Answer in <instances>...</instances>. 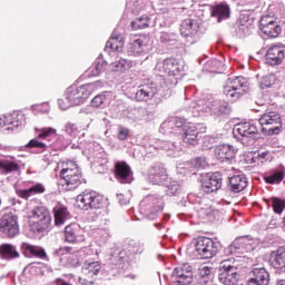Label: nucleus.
<instances>
[{
	"label": "nucleus",
	"mask_w": 285,
	"mask_h": 285,
	"mask_svg": "<svg viewBox=\"0 0 285 285\" xmlns=\"http://www.w3.org/2000/svg\"><path fill=\"white\" fill-rule=\"evenodd\" d=\"M180 35L189 46L199 41V22L193 19H185L180 24Z\"/></svg>",
	"instance_id": "nucleus-15"
},
{
	"label": "nucleus",
	"mask_w": 285,
	"mask_h": 285,
	"mask_svg": "<svg viewBox=\"0 0 285 285\" xmlns=\"http://www.w3.org/2000/svg\"><path fill=\"white\" fill-rule=\"evenodd\" d=\"M236 155H237V148H235L229 144L218 145L215 148V157L218 161H222V163L235 161Z\"/></svg>",
	"instance_id": "nucleus-25"
},
{
	"label": "nucleus",
	"mask_w": 285,
	"mask_h": 285,
	"mask_svg": "<svg viewBox=\"0 0 285 285\" xmlns=\"http://www.w3.org/2000/svg\"><path fill=\"white\" fill-rule=\"evenodd\" d=\"M266 157H268V151H252L250 164H257L259 166V164L266 161Z\"/></svg>",
	"instance_id": "nucleus-58"
},
{
	"label": "nucleus",
	"mask_w": 285,
	"mask_h": 285,
	"mask_svg": "<svg viewBox=\"0 0 285 285\" xmlns=\"http://www.w3.org/2000/svg\"><path fill=\"white\" fill-rule=\"evenodd\" d=\"M265 57L268 66H282L285 59V46L282 43L272 45L267 49Z\"/></svg>",
	"instance_id": "nucleus-22"
},
{
	"label": "nucleus",
	"mask_w": 285,
	"mask_h": 285,
	"mask_svg": "<svg viewBox=\"0 0 285 285\" xmlns=\"http://www.w3.org/2000/svg\"><path fill=\"white\" fill-rule=\"evenodd\" d=\"M76 203L80 210H101L106 206L104 196L92 189H86L77 196Z\"/></svg>",
	"instance_id": "nucleus-8"
},
{
	"label": "nucleus",
	"mask_w": 285,
	"mask_h": 285,
	"mask_svg": "<svg viewBox=\"0 0 285 285\" xmlns=\"http://www.w3.org/2000/svg\"><path fill=\"white\" fill-rule=\"evenodd\" d=\"M248 186V178L244 175H237L229 178V190L232 193H242Z\"/></svg>",
	"instance_id": "nucleus-38"
},
{
	"label": "nucleus",
	"mask_w": 285,
	"mask_h": 285,
	"mask_svg": "<svg viewBox=\"0 0 285 285\" xmlns=\"http://www.w3.org/2000/svg\"><path fill=\"white\" fill-rule=\"evenodd\" d=\"M284 176H285L284 169H276L265 174L264 179L266 184H272V185L282 184V181L284 180Z\"/></svg>",
	"instance_id": "nucleus-47"
},
{
	"label": "nucleus",
	"mask_w": 285,
	"mask_h": 285,
	"mask_svg": "<svg viewBox=\"0 0 285 285\" xmlns=\"http://www.w3.org/2000/svg\"><path fill=\"white\" fill-rule=\"evenodd\" d=\"M83 236H81V227L77 223H72L65 228V242L67 244H77L81 242Z\"/></svg>",
	"instance_id": "nucleus-32"
},
{
	"label": "nucleus",
	"mask_w": 285,
	"mask_h": 285,
	"mask_svg": "<svg viewBox=\"0 0 285 285\" xmlns=\"http://www.w3.org/2000/svg\"><path fill=\"white\" fill-rule=\"evenodd\" d=\"M101 271V263L99 261L88 259L83 263L81 273L87 279H92L99 275Z\"/></svg>",
	"instance_id": "nucleus-36"
},
{
	"label": "nucleus",
	"mask_w": 285,
	"mask_h": 285,
	"mask_svg": "<svg viewBox=\"0 0 285 285\" xmlns=\"http://www.w3.org/2000/svg\"><path fill=\"white\" fill-rule=\"evenodd\" d=\"M32 185L27 189H18L17 195L21 199L28 200L29 197H35V195H43L46 193V185L42 183H31Z\"/></svg>",
	"instance_id": "nucleus-34"
},
{
	"label": "nucleus",
	"mask_w": 285,
	"mask_h": 285,
	"mask_svg": "<svg viewBox=\"0 0 285 285\" xmlns=\"http://www.w3.org/2000/svg\"><path fill=\"white\" fill-rule=\"evenodd\" d=\"M145 48L146 43H144V40L136 39L127 45V55L129 57H139V55H142Z\"/></svg>",
	"instance_id": "nucleus-43"
},
{
	"label": "nucleus",
	"mask_w": 285,
	"mask_h": 285,
	"mask_svg": "<svg viewBox=\"0 0 285 285\" xmlns=\"http://www.w3.org/2000/svg\"><path fill=\"white\" fill-rule=\"evenodd\" d=\"M19 257H21V253H19L17 246L10 243L0 245V259H3L4 262H12L14 259H19Z\"/></svg>",
	"instance_id": "nucleus-35"
},
{
	"label": "nucleus",
	"mask_w": 285,
	"mask_h": 285,
	"mask_svg": "<svg viewBox=\"0 0 285 285\" xmlns=\"http://www.w3.org/2000/svg\"><path fill=\"white\" fill-rule=\"evenodd\" d=\"M112 97V92L110 91H104L91 100L92 108H106V104L110 101V98Z\"/></svg>",
	"instance_id": "nucleus-45"
},
{
	"label": "nucleus",
	"mask_w": 285,
	"mask_h": 285,
	"mask_svg": "<svg viewBox=\"0 0 285 285\" xmlns=\"http://www.w3.org/2000/svg\"><path fill=\"white\" fill-rule=\"evenodd\" d=\"M81 184H86V179L81 174V168L75 163L67 165L60 170V183L65 190H76Z\"/></svg>",
	"instance_id": "nucleus-6"
},
{
	"label": "nucleus",
	"mask_w": 285,
	"mask_h": 285,
	"mask_svg": "<svg viewBox=\"0 0 285 285\" xmlns=\"http://www.w3.org/2000/svg\"><path fill=\"white\" fill-rule=\"evenodd\" d=\"M262 17L267 19H274V21H279V19H284L285 17L284 4L282 3L269 4L267 9V13Z\"/></svg>",
	"instance_id": "nucleus-39"
},
{
	"label": "nucleus",
	"mask_w": 285,
	"mask_h": 285,
	"mask_svg": "<svg viewBox=\"0 0 285 285\" xmlns=\"http://www.w3.org/2000/svg\"><path fill=\"white\" fill-rule=\"evenodd\" d=\"M163 186H166V193L170 197H175V195H178L179 190H181L179 183L177 180H170V178L167 180V184Z\"/></svg>",
	"instance_id": "nucleus-57"
},
{
	"label": "nucleus",
	"mask_w": 285,
	"mask_h": 285,
	"mask_svg": "<svg viewBox=\"0 0 285 285\" xmlns=\"http://www.w3.org/2000/svg\"><path fill=\"white\" fill-rule=\"evenodd\" d=\"M171 282L176 285H193V282H195L193 266L188 263L178 265L171 273Z\"/></svg>",
	"instance_id": "nucleus-14"
},
{
	"label": "nucleus",
	"mask_w": 285,
	"mask_h": 285,
	"mask_svg": "<svg viewBox=\"0 0 285 285\" xmlns=\"http://www.w3.org/2000/svg\"><path fill=\"white\" fill-rule=\"evenodd\" d=\"M132 66V61L126 60L124 58H118L115 62H112V67L115 68L116 72H121L124 70H130Z\"/></svg>",
	"instance_id": "nucleus-56"
},
{
	"label": "nucleus",
	"mask_w": 285,
	"mask_h": 285,
	"mask_svg": "<svg viewBox=\"0 0 285 285\" xmlns=\"http://www.w3.org/2000/svg\"><path fill=\"white\" fill-rule=\"evenodd\" d=\"M218 279L224 285H235L239 282V273L237 267L228 264V261L223 262V266L219 269Z\"/></svg>",
	"instance_id": "nucleus-18"
},
{
	"label": "nucleus",
	"mask_w": 285,
	"mask_h": 285,
	"mask_svg": "<svg viewBox=\"0 0 285 285\" xmlns=\"http://www.w3.org/2000/svg\"><path fill=\"white\" fill-rule=\"evenodd\" d=\"M250 90V81L248 78L237 76L235 78H228L223 87V95L228 101H238L243 95H246Z\"/></svg>",
	"instance_id": "nucleus-5"
},
{
	"label": "nucleus",
	"mask_w": 285,
	"mask_h": 285,
	"mask_svg": "<svg viewBox=\"0 0 285 285\" xmlns=\"http://www.w3.org/2000/svg\"><path fill=\"white\" fill-rule=\"evenodd\" d=\"M68 253H72V247L65 246L53 250V257H62V255H68Z\"/></svg>",
	"instance_id": "nucleus-63"
},
{
	"label": "nucleus",
	"mask_w": 285,
	"mask_h": 285,
	"mask_svg": "<svg viewBox=\"0 0 285 285\" xmlns=\"http://www.w3.org/2000/svg\"><path fill=\"white\" fill-rule=\"evenodd\" d=\"M259 30L263 35L269 37V39H277L282 35V24L275 18L261 17Z\"/></svg>",
	"instance_id": "nucleus-19"
},
{
	"label": "nucleus",
	"mask_w": 285,
	"mask_h": 285,
	"mask_svg": "<svg viewBox=\"0 0 285 285\" xmlns=\"http://www.w3.org/2000/svg\"><path fill=\"white\" fill-rule=\"evenodd\" d=\"M250 247V235L236 237L230 245L224 248L225 255H244Z\"/></svg>",
	"instance_id": "nucleus-17"
},
{
	"label": "nucleus",
	"mask_w": 285,
	"mask_h": 285,
	"mask_svg": "<svg viewBox=\"0 0 285 285\" xmlns=\"http://www.w3.org/2000/svg\"><path fill=\"white\" fill-rule=\"evenodd\" d=\"M149 148H154V150H165V153H168L169 157H178L179 150H181L179 142L160 139L153 140Z\"/></svg>",
	"instance_id": "nucleus-24"
},
{
	"label": "nucleus",
	"mask_w": 285,
	"mask_h": 285,
	"mask_svg": "<svg viewBox=\"0 0 285 285\" xmlns=\"http://www.w3.org/2000/svg\"><path fill=\"white\" fill-rule=\"evenodd\" d=\"M3 126H11L8 127L9 130L19 131L26 126V115L21 111H13L11 115L0 118V128Z\"/></svg>",
	"instance_id": "nucleus-23"
},
{
	"label": "nucleus",
	"mask_w": 285,
	"mask_h": 285,
	"mask_svg": "<svg viewBox=\"0 0 285 285\" xmlns=\"http://www.w3.org/2000/svg\"><path fill=\"white\" fill-rule=\"evenodd\" d=\"M268 206H272L274 213L276 215H282L284 213L285 208V200L277 198V197H272L267 200Z\"/></svg>",
	"instance_id": "nucleus-52"
},
{
	"label": "nucleus",
	"mask_w": 285,
	"mask_h": 285,
	"mask_svg": "<svg viewBox=\"0 0 285 285\" xmlns=\"http://www.w3.org/2000/svg\"><path fill=\"white\" fill-rule=\"evenodd\" d=\"M140 215L146 219H157L164 210V197L159 194H150L142 198L139 205Z\"/></svg>",
	"instance_id": "nucleus-7"
},
{
	"label": "nucleus",
	"mask_w": 285,
	"mask_h": 285,
	"mask_svg": "<svg viewBox=\"0 0 285 285\" xmlns=\"http://www.w3.org/2000/svg\"><path fill=\"white\" fill-rule=\"evenodd\" d=\"M20 250L24 257H37L38 259H48V254L43 247L35 246L28 243H21Z\"/></svg>",
	"instance_id": "nucleus-30"
},
{
	"label": "nucleus",
	"mask_w": 285,
	"mask_h": 285,
	"mask_svg": "<svg viewBox=\"0 0 285 285\" xmlns=\"http://www.w3.org/2000/svg\"><path fill=\"white\" fill-rule=\"evenodd\" d=\"M160 77L168 75L169 77H179L184 72V62L175 58H166L163 62H158L155 67Z\"/></svg>",
	"instance_id": "nucleus-13"
},
{
	"label": "nucleus",
	"mask_w": 285,
	"mask_h": 285,
	"mask_svg": "<svg viewBox=\"0 0 285 285\" xmlns=\"http://www.w3.org/2000/svg\"><path fill=\"white\" fill-rule=\"evenodd\" d=\"M193 117H204V115H212L213 117H228L233 109L226 100L208 98L193 102L191 107Z\"/></svg>",
	"instance_id": "nucleus-1"
},
{
	"label": "nucleus",
	"mask_w": 285,
	"mask_h": 285,
	"mask_svg": "<svg viewBox=\"0 0 285 285\" xmlns=\"http://www.w3.org/2000/svg\"><path fill=\"white\" fill-rule=\"evenodd\" d=\"M159 132L163 135H178L177 129L175 128V125L173 124L171 118L165 120L159 128Z\"/></svg>",
	"instance_id": "nucleus-55"
},
{
	"label": "nucleus",
	"mask_w": 285,
	"mask_h": 285,
	"mask_svg": "<svg viewBox=\"0 0 285 285\" xmlns=\"http://www.w3.org/2000/svg\"><path fill=\"white\" fill-rule=\"evenodd\" d=\"M169 88L166 80L160 78L159 82H147L138 86L135 92L136 101H150V99H161L163 97H170Z\"/></svg>",
	"instance_id": "nucleus-3"
},
{
	"label": "nucleus",
	"mask_w": 285,
	"mask_h": 285,
	"mask_svg": "<svg viewBox=\"0 0 285 285\" xmlns=\"http://www.w3.org/2000/svg\"><path fill=\"white\" fill-rule=\"evenodd\" d=\"M148 26H150V18L148 16H141L131 22L132 30H144Z\"/></svg>",
	"instance_id": "nucleus-54"
},
{
	"label": "nucleus",
	"mask_w": 285,
	"mask_h": 285,
	"mask_svg": "<svg viewBox=\"0 0 285 285\" xmlns=\"http://www.w3.org/2000/svg\"><path fill=\"white\" fill-rule=\"evenodd\" d=\"M171 122L174 124V128H176V132H178L181 130V128H184V130H186V126H188V124H186V118H181V117H170Z\"/></svg>",
	"instance_id": "nucleus-61"
},
{
	"label": "nucleus",
	"mask_w": 285,
	"mask_h": 285,
	"mask_svg": "<svg viewBox=\"0 0 285 285\" xmlns=\"http://www.w3.org/2000/svg\"><path fill=\"white\" fill-rule=\"evenodd\" d=\"M159 41L163 46H166V48H173V46H177L179 36L175 32H161Z\"/></svg>",
	"instance_id": "nucleus-46"
},
{
	"label": "nucleus",
	"mask_w": 285,
	"mask_h": 285,
	"mask_svg": "<svg viewBox=\"0 0 285 285\" xmlns=\"http://www.w3.org/2000/svg\"><path fill=\"white\" fill-rule=\"evenodd\" d=\"M53 217L56 226H63L66 220L70 219V212H68V207L58 205L53 208Z\"/></svg>",
	"instance_id": "nucleus-41"
},
{
	"label": "nucleus",
	"mask_w": 285,
	"mask_h": 285,
	"mask_svg": "<svg viewBox=\"0 0 285 285\" xmlns=\"http://www.w3.org/2000/svg\"><path fill=\"white\" fill-rule=\"evenodd\" d=\"M65 132H67V135H70L71 137H75V135L79 132V127H77V125L72 122H67L65 126Z\"/></svg>",
	"instance_id": "nucleus-62"
},
{
	"label": "nucleus",
	"mask_w": 285,
	"mask_h": 285,
	"mask_svg": "<svg viewBox=\"0 0 285 285\" xmlns=\"http://www.w3.org/2000/svg\"><path fill=\"white\" fill-rule=\"evenodd\" d=\"M213 279V267L204 266L198 269L197 282L200 285H206Z\"/></svg>",
	"instance_id": "nucleus-48"
},
{
	"label": "nucleus",
	"mask_w": 285,
	"mask_h": 285,
	"mask_svg": "<svg viewBox=\"0 0 285 285\" xmlns=\"http://www.w3.org/2000/svg\"><path fill=\"white\" fill-rule=\"evenodd\" d=\"M97 238L100 239V242H108V238L110 237V234H108V230L106 229H98L97 232Z\"/></svg>",
	"instance_id": "nucleus-64"
},
{
	"label": "nucleus",
	"mask_w": 285,
	"mask_h": 285,
	"mask_svg": "<svg viewBox=\"0 0 285 285\" xmlns=\"http://www.w3.org/2000/svg\"><path fill=\"white\" fill-rule=\"evenodd\" d=\"M208 166V163L206 161V158L204 157H198L196 159L189 160L184 164L181 167L185 173H193L195 175V170H202Z\"/></svg>",
	"instance_id": "nucleus-40"
},
{
	"label": "nucleus",
	"mask_w": 285,
	"mask_h": 285,
	"mask_svg": "<svg viewBox=\"0 0 285 285\" xmlns=\"http://www.w3.org/2000/svg\"><path fill=\"white\" fill-rule=\"evenodd\" d=\"M184 144H189V146H197L199 142V129L197 125L189 122L185 126L184 134L181 135Z\"/></svg>",
	"instance_id": "nucleus-31"
},
{
	"label": "nucleus",
	"mask_w": 285,
	"mask_h": 285,
	"mask_svg": "<svg viewBox=\"0 0 285 285\" xmlns=\"http://www.w3.org/2000/svg\"><path fill=\"white\" fill-rule=\"evenodd\" d=\"M70 146V139H66L63 136H58L53 142H50L49 150L61 151L66 150Z\"/></svg>",
	"instance_id": "nucleus-49"
},
{
	"label": "nucleus",
	"mask_w": 285,
	"mask_h": 285,
	"mask_svg": "<svg viewBox=\"0 0 285 285\" xmlns=\"http://www.w3.org/2000/svg\"><path fill=\"white\" fill-rule=\"evenodd\" d=\"M271 275L264 267H253L250 275V285H268Z\"/></svg>",
	"instance_id": "nucleus-33"
},
{
	"label": "nucleus",
	"mask_w": 285,
	"mask_h": 285,
	"mask_svg": "<svg viewBox=\"0 0 285 285\" xmlns=\"http://www.w3.org/2000/svg\"><path fill=\"white\" fill-rule=\"evenodd\" d=\"M108 66V62L104 60V56L100 55L91 67L87 70V77H99L104 72L105 68Z\"/></svg>",
	"instance_id": "nucleus-42"
},
{
	"label": "nucleus",
	"mask_w": 285,
	"mask_h": 285,
	"mask_svg": "<svg viewBox=\"0 0 285 285\" xmlns=\"http://www.w3.org/2000/svg\"><path fill=\"white\" fill-rule=\"evenodd\" d=\"M17 170H19V163L8 158H0L1 175H10V173H17Z\"/></svg>",
	"instance_id": "nucleus-44"
},
{
	"label": "nucleus",
	"mask_w": 285,
	"mask_h": 285,
	"mask_svg": "<svg viewBox=\"0 0 285 285\" xmlns=\"http://www.w3.org/2000/svg\"><path fill=\"white\" fill-rule=\"evenodd\" d=\"M32 219H36L33 223V228L37 233H45V230L50 228V223L52 222L50 212H48V208L43 206L33 208Z\"/></svg>",
	"instance_id": "nucleus-16"
},
{
	"label": "nucleus",
	"mask_w": 285,
	"mask_h": 285,
	"mask_svg": "<svg viewBox=\"0 0 285 285\" xmlns=\"http://www.w3.org/2000/svg\"><path fill=\"white\" fill-rule=\"evenodd\" d=\"M257 124L259 130L267 132V135H279V130H282V117L275 111L263 115Z\"/></svg>",
	"instance_id": "nucleus-11"
},
{
	"label": "nucleus",
	"mask_w": 285,
	"mask_h": 285,
	"mask_svg": "<svg viewBox=\"0 0 285 285\" xmlns=\"http://www.w3.org/2000/svg\"><path fill=\"white\" fill-rule=\"evenodd\" d=\"M114 173L119 184H132V170L126 161L116 163Z\"/></svg>",
	"instance_id": "nucleus-26"
},
{
	"label": "nucleus",
	"mask_w": 285,
	"mask_h": 285,
	"mask_svg": "<svg viewBox=\"0 0 285 285\" xmlns=\"http://www.w3.org/2000/svg\"><path fill=\"white\" fill-rule=\"evenodd\" d=\"M224 181V178H222V173L216 171L213 174H206L202 178V189L207 195H210V193H217L219 188H222V184Z\"/></svg>",
	"instance_id": "nucleus-20"
},
{
	"label": "nucleus",
	"mask_w": 285,
	"mask_h": 285,
	"mask_svg": "<svg viewBox=\"0 0 285 285\" xmlns=\"http://www.w3.org/2000/svg\"><path fill=\"white\" fill-rule=\"evenodd\" d=\"M168 171L161 163H155L149 168V181L155 186H166L168 184Z\"/></svg>",
	"instance_id": "nucleus-21"
},
{
	"label": "nucleus",
	"mask_w": 285,
	"mask_h": 285,
	"mask_svg": "<svg viewBox=\"0 0 285 285\" xmlns=\"http://www.w3.org/2000/svg\"><path fill=\"white\" fill-rule=\"evenodd\" d=\"M269 264L277 273L285 274V246H281L271 252Z\"/></svg>",
	"instance_id": "nucleus-28"
},
{
	"label": "nucleus",
	"mask_w": 285,
	"mask_h": 285,
	"mask_svg": "<svg viewBox=\"0 0 285 285\" xmlns=\"http://www.w3.org/2000/svg\"><path fill=\"white\" fill-rule=\"evenodd\" d=\"M104 82L101 80L85 83L81 86L71 85L65 91L66 101L69 106H83L86 101L90 98V95L97 90V88H102Z\"/></svg>",
	"instance_id": "nucleus-2"
},
{
	"label": "nucleus",
	"mask_w": 285,
	"mask_h": 285,
	"mask_svg": "<svg viewBox=\"0 0 285 285\" xmlns=\"http://www.w3.org/2000/svg\"><path fill=\"white\" fill-rule=\"evenodd\" d=\"M222 244L206 236L197 237L195 240V250L200 259H213L219 253Z\"/></svg>",
	"instance_id": "nucleus-9"
},
{
	"label": "nucleus",
	"mask_w": 285,
	"mask_h": 285,
	"mask_svg": "<svg viewBox=\"0 0 285 285\" xmlns=\"http://www.w3.org/2000/svg\"><path fill=\"white\" fill-rule=\"evenodd\" d=\"M239 29L243 32L250 30V11L243 10L239 16Z\"/></svg>",
	"instance_id": "nucleus-53"
},
{
	"label": "nucleus",
	"mask_w": 285,
	"mask_h": 285,
	"mask_svg": "<svg viewBox=\"0 0 285 285\" xmlns=\"http://www.w3.org/2000/svg\"><path fill=\"white\" fill-rule=\"evenodd\" d=\"M155 109L151 108H141L139 109V115L142 119V121H153V119H155Z\"/></svg>",
	"instance_id": "nucleus-59"
},
{
	"label": "nucleus",
	"mask_w": 285,
	"mask_h": 285,
	"mask_svg": "<svg viewBox=\"0 0 285 285\" xmlns=\"http://www.w3.org/2000/svg\"><path fill=\"white\" fill-rule=\"evenodd\" d=\"M204 69L207 72H222L224 70V62L222 60L210 59L205 63Z\"/></svg>",
	"instance_id": "nucleus-51"
},
{
	"label": "nucleus",
	"mask_w": 285,
	"mask_h": 285,
	"mask_svg": "<svg viewBox=\"0 0 285 285\" xmlns=\"http://www.w3.org/2000/svg\"><path fill=\"white\" fill-rule=\"evenodd\" d=\"M144 250V243L130 239L122 250L111 256L110 262L115 266H118V268H124L125 264H136L137 259H139V255H141Z\"/></svg>",
	"instance_id": "nucleus-4"
},
{
	"label": "nucleus",
	"mask_w": 285,
	"mask_h": 285,
	"mask_svg": "<svg viewBox=\"0 0 285 285\" xmlns=\"http://www.w3.org/2000/svg\"><path fill=\"white\" fill-rule=\"evenodd\" d=\"M210 17L217 23H222V21H226L230 19V6L226 2H219L212 7Z\"/></svg>",
	"instance_id": "nucleus-29"
},
{
	"label": "nucleus",
	"mask_w": 285,
	"mask_h": 285,
	"mask_svg": "<svg viewBox=\"0 0 285 285\" xmlns=\"http://www.w3.org/2000/svg\"><path fill=\"white\" fill-rule=\"evenodd\" d=\"M233 135L243 146H250V122H240L234 126Z\"/></svg>",
	"instance_id": "nucleus-27"
},
{
	"label": "nucleus",
	"mask_w": 285,
	"mask_h": 285,
	"mask_svg": "<svg viewBox=\"0 0 285 285\" xmlns=\"http://www.w3.org/2000/svg\"><path fill=\"white\" fill-rule=\"evenodd\" d=\"M121 48H124V38L119 31L114 30L106 43L105 52H119Z\"/></svg>",
	"instance_id": "nucleus-37"
},
{
	"label": "nucleus",
	"mask_w": 285,
	"mask_h": 285,
	"mask_svg": "<svg viewBox=\"0 0 285 285\" xmlns=\"http://www.w3.org/2000/svg\"><path fill=\"white\" fill-rule=\"evenodd\" d=\"M36 132H38L37 138L29 140L26 148H36L38 154L50 150V139L48 138L57 135V129L52 127L36 128Z\"/></svg>",
	"instance_id": "nucleus-10"
},
{
	"label": "nucleus",
	"mask_w": 285,
	"mask_h": 285,
	"mask_svg": "<svg viewBox=\"0 0 285 285\" xmlns=\"http://www.w3.org/2000/svg\"><path fill=\"white\" fill-rule=\"evenodd\" d=\"M19 217L13 213H7L0 218V233L7 239H14L19 235Z\"/></svg>",
	"instance_id": "nucleus-12"
},
{
	"label": "nucleus",
	"mask_w": 285,
	"mask_h": 285,
	"mask_svg": "<svg viewBox=\"0 0 285 285\" xmlns=\"http://www.w3.org/2000/svg\"><path fill=\"white\" fill-rule=\"evenodd\" d=\"M275 81H277V78H275L274 75L265 76L262 78L259 87L262 88V90H264V88H272L273 86H275Z\"/></svg>",
	"instance_id": "nucleus-60"
},
{
	"label": "nucleus",
	"mask_w": 285,
	"mask_h": 285,
	"mask_svg": "<svg viewBox=\"0 0 285 285\" xmlns=\"http://www.w3.org/2000/svg\"><path fill=\"white\" fill-rule=\"evenodd\" d=\"M187 199H188L189 204H193V206H196L197 210H206V206H208V205H206V202H208L207 198L197 196L195 194H189L187 196Z\"/></svg>",
	"instance_id": "nucleus-50"
}]
</instances>
